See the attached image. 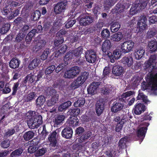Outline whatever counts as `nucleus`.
<instances>
[{"instance_id": "obj_1", "label": "nucleus", "mask_w": 157, "mask_h": 157, "mask_svg": "<svg viewBox=\"0 0 157 157\" xmlns=\"http://www.w3.org/2000/svg\"><path fill=\"white\" fill-rule=\"evenodd\" d=\"M78 18L79 24L85 26L90 25L94 20V17L87 13L81 14Z\"/></svg>"}, {"instance_id": "obj_2", "label": "nucleus", "mask_w": 157, "mask_h": 157, "mask_svg": "<svg viewBox=\"0 0 157 157\" xmlns=\"http://www.w3.org/2000/svg\"><path fill=\"white\" fill-rule=\"evenodd\" d=\"M42 116L37 112L35 116L28 121V124L31 128H37L42 123Z\"/></svg>"}, {"instance_id": "obj_3", "label": "nucleus", "mask_w": 157, "mask_h": 157, "mask_svg": "<svg viewBox=\"0 0 157 157\" xmlns=\"http://www.w3.org/2000/svg\"><path fill=\"white\" fill-rule=\"evenodd\" d=\"M156 59V56L155 55H151L148 60L145 62L144 67V69L146 71L149 73H151L152 71L155 69V66L154 63Z\"/></svg>"}, {"instance_id": "obj_4", "label": "nucleus", "mask_w": 157, "mask_h": 157, "mask_svg": "<svg viewBox=\"0 0 157 157\" xmlns=\"http://www.w3.org/2000/svg\"><path fill=\"white\" fill-rule=\"evenodd\" d=\"M58 131L59 130L56 129L50 133L49 135L48 139L50 142V149L51 150L56 149L57 143L56 136Z\"/></svg>"}, {"instance_id": "obj_5", "label": "nucleus", "mask_w": 157, "mask_h": 157, "mask_svg": "<svg viewBox=\"0 0 157 157\" xmlns=\"http://www.w3.org/2000/svg\"><path fill=\"white\" fill-rule=\"evenodd\" d=\"M85 58L89 63H93L97 60V55L96 52L94 49L87 50L85 54Z\"/></svg>"}, {"instance_id": "obj_6", "label": "nucleus", "mask_w": 157, "mask_h": 157, "mask_svg": "<svg viewBox=\"0 0 157 157\" xmlns=\"http://www.w3.org/2000/svg\"><path fill=\"white\" fill-rule=\"evenodd\" d=\"M147 22V18L145 16L142 15L140 17L137 25V30H138V32L141 33L146 29Z\"/></svg>"}, {"instance_id": "obj_7", "label": "nucleus", "mask_w": 157, "mask_h": 157, "mask_svg": "<svg viewBox=\"0 0 157 157\" xmlns=\"http://www.w3.org/2000/svg\"><path fill=\"white\" fill-rule=\"evenodd\" d=\"M134 44V43L131 40L124 42L122 44L121 46L122 53L125 54L129 52L133 48Z\"/></svg>"}, {"instance_id": "obj_8", "label": "nucleus", "mask_w": 157, "mask_h": 157, "mask_svg": "<svg viewBox=\"0 0 157 157\" xmlns=\"http://www.w3.org/2000/svg\"><path fill=\"white\" fill-rule=\"evenodd\" d=\"M141 124L144 126L141 127L138 129L136 134L137 136L139 138H141L142 140L144 138L147 131V127L149 125V123L148 122H144Z\"/></svg>"}, {"instance_id": "obj_9", "label": "nucleus", "mask_w": 157, "mask_h": 157, "mask_svg": "<svg viewBox=\"0 0 157 157\" xmlns=\"http://www.w3.org/2000/svg\"><path fill=\"white\" fill-rule=\"evenodd\" d=\"M67 4V1H61L57 3L54 8V12L56 14H59L64 12Z\"/></svg>"}, {"instance_id": "obj_10", "label": "nucleus", "mask_w": 157, "mask_h": 157, "mask_svg": "<svg viewBox=\"0 0 157 157\" xmlns=\"http://www.w3.org/2000/svg\"><path fill=\"white\" fill-rule=\"evenodd\" d=\"M105 109V102L102 100L97 101L95 105V110L97 115L100 116L102 113Z\"/></svg>"}, {"instance_id": "obj_11", "label": "nucleus", "mask_w": 157, "mask_h": 157, "mask_svg": "<svg viewBox=\"0 0 157 157\" xmlns=\"http://www.w3.org/2000/svg\"><path fill=\"white\" fill-rule=\"evenodd\" d=\"M50 94L51 93H54L53 95L50 100H48L47 102V105L48 106H52L54 105L58 101V95L56 94V91L55 90L52 89L50 91Z\"/></svg>"}, {"instance_id": "obj_12", "label": "nucleus", "mask_w": 157, "mask_h": 157, "mask_svg": "<svg viewBox=\"0 0 157 157\" xmlns=\"http://www.w3.org/2000/svg\"><path fill=\"white\" fill-rule=\"evenodd\" d=\"M118 102H114L111 108V110L112 113H117L121 111L124 107V103L120 102L118 100Z\"/></svg>"}, {"instance_id": "obj_13", "label": "nucleus", "mask_w": 157, "mask_h": 157, "mask_svg": "<svg viewBox=\"0 0 157 157\" xmlns=\"http://www.w3.org/2000/svg\"><path fill=\"white\" fill-rule=\"evenodd\" d=\"M73 131L72 128L70 127L65 128L61 132L62 136L66 139H69L72 138Z\"/></svg>"}, {"instance_id": "obj_14", "label": "nucleus", "mask_w": 157, "mask_h": 157, "mask_svg": "<svg viewBox=\"0 0 157 157\" xmlns=\"http://www.w3.org/2000/svg\"><path fill=\"white\" fill-rule=\"evenodd\" d=\"M92 132L90 131L85 132L78 138V141L80 143L86 142L92 135Z\"/></svg>"}, {"instance_id": "obj_15", "label": "nucleus", "mask_w": 157, "mask_h": 157, "mask_svg": "<svg viewBox=\"0 0 157 157\" xmlns=\"http://www.w3.org/2000/svg\"><path fill=\"white\" fill-rule=\"evenodd\" d=\"M100 83L98 82H93L91 83L87 90L88 94H94L96 92L97 88L98 87Z\"/></svg>"}, {"instance_id": "obj_16", "label": "nucleus", "mask_w": 157, "mask_h": 157, "mask_svg": "<svg viewBox=\"0 0 157 157\" xmlns=\"http://www.w3.org/2000/svg\"><path fill=\"white\" fill-rule=\"evenodd\" d=\"M146 110L145 106L141 103L136 104L134 109V113L136 115H140Z\"/></svg>"}, {"instance_id": "obj_17", "label": "nucleus", "mask_w": 157, "mask_h": 157, "mask_svg": "<svg viewBox=\"0 0 157 157\" xmlns=\"http://www.w3.org/2000/svg\"><path fill=\"white\" fill-rule=\"evenodd\" d=\"M123 72V67L120 65H115L113 67V75L115 76H119L121 75Z\"/></svg>"}, {"instance_id": "obj_18", "label": "nucleus", "mask_w": 157, "mask_h": 157, "mask_svg": "<svg viewBox=\"0 0 157 157\" xmlns=\"http://www.w3.org/2000/svg\"><path fill=\"white\" fill-rule=\"evenodd\" d=\"M134 92L131 91H128L123 93L119 98V101L120 102H126L130 98V97L132 95Z\"/></svg>"}, {"instance_id": "obj_19", "label": "nucleus", "mask_w": 157, "mask_h": 157, "mask_svg": "<svg viewBox=\"0 0 157 157\" xmlns=\"http://www.w3.org/2000/svg\"><path fill=\"white\" fill-rule=\"evenodd\" d=\"M31 142H33V145L31 144L28 148V152L30 154L36 152L37 150H38V147L35 146L38 144L39 142L37 139H34L31 141Z\"/></svg>"}, {"instance_id": "obj_20", "label": "nucleus", "mask_w": 157, "mask_h": 157, "mask_svg": "<svg viewBox=\"0 0 157 157\" xmlns=\"http://www.w3.org/2000/svg\"><path fill=\"white\" fill-rule=\"evenodd\" d=\"M114 87L111 85H106L102 88L101 93L103 95L107 96L111 94L114 91Z\"/></svg>"}, {"instance_id": "obj_21", "label": "nucleus", "mask_w": 157, "mask_h": 157, "mask_svg": "<svg viewBox=\"0 0 157 157\" xmlns=\"http://www.w3.org/2000/svg\"><path fill=\"white\" fill-rule=\"evenodd\" d=\"M139 10L144 9L148 3V0H136L135 2Z\"/></svg>"}, {"instance_id": "obj_22", "label": "nucleus", "mask_w": 157, "mask_h": 157, "mask_svg": "<svg viewBox=\"0 0 157 157\" xmlns=\"http://www.w3.org/2000/svg\"><path fill=\"white\" fill-rule=\"evenodd\" d=\"M24 150V147L19 146L17 149L13 151L10 154V157H18L21 155Z\"/></svg>"}, {"instance_id": "obj_23", "label": "nucleus", "mask_w": 157, "mask_h": 157, "mask_svg": "<svg viewBox=\"0 0 157 157\" xmlns=\"http://www.w3.org/2000/svg\"><path fill=\"white\" fill-rule=\"evenodd\" d=\"M65 116L63 115H58L52 120L54 123V126L57 127V125L60 124L64 121Z\"/></svg>"}, {"instance_id": "obj_24", "label": "nucleus", "mask_w": 157, "mask_h": 157, "mask_svg": "<svg viewBox=\"0 0 157 157\" xmlns=\"http://www.w3.org/2000/svg\"><path fill=\"white\" fill-rule=\"evenodd\" d=\"M20 63V60L16 58H13L9 62V65L10 68L15 69L18 68Z\"/></svg>"}, {"instance_id": "obj_25", "label": "nucleus", "mask_w": 157, "mask_h": 157, "mask_svg": "<svg viewBox=\"0 0 157 157\" xmlns=\"http://www.w3.org/2000/svg\"><path fill=\"white\" fill-rule=\"evenodd\" d=\"M110 41L108 40H106L102 43L101 47L102 51L105 53L107 52L111 47Z\"/></svg>"}, {"instance_id": "obj_26", "label": "nucleus", "mask_w": 157, "mask_h": 157, "mask_svg": "<svg viewBox=\"0 0 157 157\" xmlns=\"http://www.w3.org/2000/svg\"><path fill=\"white\" fill-rule=\"evenodd\" d=\"M122 62L128 67H131L133 64V59L132 57L130 56H125L121 59Z\"/></svg>"}, {"instance_id": "obj_27", "label": "nucleus", "mask_w": 157, "mask_h": 157, "mask_svg": "<svg viewBox=\"0 0 157 157\" xmlns=\"http://www.w3.org/2000/svg\"><path fill=\"white\" fill-rule=\"evenodd\" d=\"M148 46L150 48V53H153L157 51V42L155 40L150 41L148 43Z\"/></svg>"}, {"instance_id": "obj_28", "label": "nucleus", "mask_w": 157, "mask_h": 157, "mask_svg": "<svg viewBox=\"0 0 157 157\" xmlns=\"http://www.w3.org/2000/svg\"><path fill=\"white\" fill-rule=\"evenodd\" d=\"M41 61L39 59L36 58L34 59L29 64L28 68L31 70L36 68L40 63Z\"/></svg>"}, {"instance_id": "obj_29", "label": "nucleus", "mask_w": 157, "mask_h": 157, "mask_svg": "<svg viewBox=\"0 0 157 157\" xmlns=\"http://www.w3.org/2000/svg\"><path fill=\"white\" fill-rule=\"evenodd\" d=\"M150 85H151L152 90H157V73L154 75V77L151 79L149 82Z\"/></svg>"}, {"instance_id": "obj_30", "label": "nucleus", "mask_w": 157, "mask_h": 157, "mask_svg": "<svg viewBox=\"0 0 157 157\" xmlns=\"http://www.w3.org/2000/svg\"><path fill=\"white\" fill-rule=\"evenodd\" d=\"M118 0H104V7L105 10H108L112 7L117 1Z\"/></svg>"}, {"instance_id": "obj_31", "label": "nucleus", "mask_w": 157, "mask_h": 157, "mask_svg": "<svg viewBox=\"0 0 157 157\" xmlns=\"http://www.w3.org/2000/svg\"><path fill=\"white\" fill-rule=\"evenodd\" d=\"M68 121L70 125L75 127L78 125L79 120L77 117L72 116L69 118Z\"/></svg>"}, {"instance_id": "obj_32", "label": "nucleus", "mask_w": 157, "mask_h": 157, "mask_svg": "<svg viewBox=\"0 0 157 157\" xmlns=\"http://www.w3.org/2000/svg\"><path fill=\"white\" fill-rule=\"evenodd\" d=\"M35 133L32 131H29L25 132L23 135V137L24 140L26 141H28L32 139L34 136Z\"/></svg>"}, {"instance_id": "obj_33", "label": "nucleus", "mask_w": 157, "mask_h": 157, "mask_svg": "<svg viewBox=\"0 0 157 157\" xmlns=\"http://www.w3.org/2000/svg\"><path fill=\"white\" fill-rule=\"evenodd\" d=\"M138 100H142L145 104H147L150 101L147 99V96L144 95L143 93L141 92L140 90H139V94L137 98Z\"/></svg>"}, {"instance_id": "obj_34", "label": "nucleus", "mask_w": 157, "mask_h": 157, "mask_svg": "<svg viewBox=\"0 0 157 157\" xmlns=\"http://www.w3.org/2000/svg\"><path fill=\"white\" fill-rule=\"evenodd\" d=\"M45 101V98L44 96H39L36 100V104L37 107H41L43 105Z\"/></svg>"}, {"instance_id": "obj_35", "label": "nucleus", "mask_w": 157, "mask_h": 157, "mask_svg": "<svg viewBox=\"0 0 157 157\" xmlns=\"http://www.w3.org/2000/svg\"><path fill=\"white\" fill-rule=\"evenodd\" d=\"M121 25L118 22H113L110 25V30L112 32L115 33L118 31Z\"/></svg>"}, {"instance_id": "obj_36", "label": "nucleus", "mask_w": 157, "mask_h": 157, "mask_svg": "<svg viewBox=\"0 0 157 157\" xmlns=\"http://www.w3.org/2000/svg\"><path fill=\"white\" fill-rule=\"evenodd\" d=\"M145 53V51L143 48H140L135 51L134 55L135 58L137 59H140Z\"/></svg>"}, {"instance_id": "obj_37", "label": "nucleus", "mask_w": 157, "mask_h": 157, "mask_svg": "<svg viewBox=\"0 0 157 157\" xmlns=\"http://www.w3.org/2000/svg\"><path fill=\"white\" fill-rule=\"evenodd\" d=\"M115 8L116 12L119 13L124 11L125 6L123 3L118 2L116 5Z\"/></svg>"}, {"instance_id": "obj_38", "label": "nucleus", "mask_w": 157, "mask_h": 157, "mask_svg": "<svg viewBox=\"0 0 157 157\" xmlns=\"http://www.w3.org/2000/svg\"><path fill=\"white\" fill-rule=\"evenodd\" d=\"M71 104V102L70 101H68L62 103L59 106L58 108L59 111L62 112L66 109Z\"/></svg>"}, {"instance_id": "obj_39", "label": "nucleus", "mask_w": 157, "mask_h": 157, "mask_svg": "<svg viewBox=\"0 0 157 157\" xmlns=\"http://www.w3.org/2000/svg\"><path fill=\"white\" fill-rule=\"evenodd\" d=\"M25 36V34L19 32L16 36L15 42L18 43L21 42L24 40Z\"/></svg>"}, {"instance_id": "obj_40", "label": "nucleus", "mask_w": 157, "mask_h": 157, "mask_svg": "<svg viewBox=\"0 0 157 157\" xmlns=\"http://www.w3.org/2000/svg\"><path fill=\"white\" fill-rule=\"evenodd\" d=\"M126 141L124 138H122L119 141L118 143V149L119 151H121L123 149H124L126 146Z\"/></svg>"}, {"instance_id": "obj_41", "label": "nucleus", "mask_w": 157, "mask_h": 157, "mask_svg": "<svg viewBox=\"0 0 157 157\" xmlns=\"http://www.w3.org/2000/svg\"><path fill=\"white\" fill-rule=\"evenodd\" d=\"M83 49L82 46H80L76 49L72 50L74 57H79L82 53Z\"/></svg>"}, {"instance_id": "obj_42", "label": "nucleus", "mask_w": 157, "mask_h": 157, "mask_svg": "<svg viewBox=\"0 0 157 157\" xmlns=\"http://www.w3.org/2000/svg\"><path fill=\"white\" fill-rule=\"evenodd\" d=\"M33 31V30L30 31L27 34L25 38L26 43L27 44H29L31 43L33 37L35 35L34 33H33V32H34Z\"/></svg>"}, {"instance_id": "obj_43", "label": "nucleus", "mask_w": 157, "mask_h": 157, "mask_svg": "<svg viewBox=\"0 0 157 157\" xmlns=\"http://www.w3.org/2000/svg\"><path fill=\"white\" fill-rule=\"evenodd\" d=\"M85 102V99L84 98L79 97L76 101L74 103V105L76 107L83 106Z\"/></svg>"}, {"instance_id": "obj_44", "label": "nucleus", "mask_w": 157, "mask_h": 157, "mask_svg": "<svg viewBox=\"0 0 157 157\" xmlns=\"http://www.w3.org/2000/svg\"><path fill=\"white\" fill-rule=\"evenodd\" d=\"M10 25L9 23H6L4 24L1 28L0 32L2 34L6 33L10 28Z\"/></svg>"}, {"instance_id": "obj_45", "label": "nucleus", "mask_w": 157, "mask_h": 157, "mask_svg": "<svg viewBox=\"0 0 157 157\" xmlns=\"http://www.w3.org/2000/svg\"><path fill=\"white\" fill-rule=\"evenodd\" d=\"M46 44L45 41L44 40H40L37 43L36 45V49L37 51L40 50L43 48Z\"/></svg>"}, {"instance_id": "obj_46", "label": "nucleus", "mask_w": 157, "mask_h": 157, "mask_svg": "<svg viewBox=\"0 0 157 157\" xmlns=\"http://www.w3.org/2000/svg\"><path fill=\"white\" fill-rule=\"evenodd\" d=\"M122 37V33L119 32L113 34L112 36V39L114 41L118 42L121 40Z\"/></svg>"}, {"instance_id": "obj_47", "label": "nucleus", "mask_w": 157, "mask_h": 157, "mask_svg": "<svg viewBox=\"0 0 157 157\" xmlns=\"http://www.w3.org/2000/svg\"><path fill=\"white\" fill-rule=\"evenodd\" d=\"M123 120L124 119H122L120 122L116 124L115 130L116 132H119L122 130L124 124Z\"/></svg>"}, {"instance_id": "obj_48", "label": "nucleus", "mask_w": 157, "mask_h": 157, "mask_svg": "<svg viewBox=\"0 0 157 157\" xmlns=\"http://www.w3.org/2000/svg\"><path fill=\"white\" fill-rule=\"evenodd\" d=\"M41 12L39 10H36L32 14L31 18L34 21H37L40 17Z\"/></svg>"}, {"instance_id": "obj_49", "label": "nucleus", "mask_w": 157, "mask_h": 157, "mask_svg": "<svg viewBox=\"0 0 157 157\" xmlns=\"http://www.w3.org/2000/svg\"><path fill=\"white\" fill-rule=\"evenodd\" d=\"M101 36L103 38L106 39L110 36V32L107 29H104L101 32Z\"/></svg>"}, {"instance_id": "obj_50", "label": "nucleus", "mask_w": 157, "mask_h": 157, "mask_svg": "<svg viewBox=\"0 0 157 157\" xmlns=\"http://www.w3.org/2000/svg\"><path fill=\"white\" fill-rule=\"evenodd\" d=\"M76 21L73 18H69L66 22L65 27L67 29H68L72 27L75 24Z\"/></svg>"}, {"instance_id": "obj_51", "label": "nucleus", "mask_w": 157, "mask_h": 157, "mask_svg": "<svg viewBox=\"0 0 157 157\" xmlns=\"http://www.w3.org/2000/svg\"><path fill=\"white\" fill-rule=\"evenodd\" d=\"M56 39L54 42V45L55 48H57L64 41L63 38L61 37V38H60L56 36Z\"/></svg>"}, {"instance_id": "obj_52", "label": "nucleus", "mask_w": 157, "mask_h": 157, "mask_svg": "<svg viewBox=\"0 0 157 157\" xmlns=\"http://www.w3.org/2000/svg\"><path fill=\"white\" fill-rule=\"evenodd\" d=\"M47 151L46 147H42L37 150L35 152L36 156H41L44 155Z\"/></svg>"}, {"instance_id": "obj_53", "label": "nucleus", "mask_w": 157, "mask_h": 157, "mask_svg": "<svg viewBox=\"0 0 157 157\" xmlns=\"http://www.w3.org/2000/svg\"><path fill=\"white\" fill-rule=\"evenodd\" d=\"M113 54L114 56V58L116 59H119L122 54L124 55L121 52V50L118 49H115L113 52Z\"/></svg>"}, {"instance_id": "obj_54", "label": "nucleus", "mask_w": 157, "mask_h": 157, "mask_svg": "<svg viewBox=\"0 0 157 157\" xmlns=\"http://www.w3.org/2000/svg\"><path fill=\"white\" fill-rule=\"evenodd\" d=\"M138 11H139V9L137 8V6H136L135 3H134L132 5L130 8L129 13L131 14L134 15Z\"/></svg>"}, {"instance_id": "obj_55", "label": "nucleus", "mask_w": 157, "mask_h": 157, "mask_svg": "<svg viewBox=\"0 0 157 157\" xmlns=\"http://www.w3.org/2000/svg\"><path fill=\"white\" fill-rule=\"evenodd\" d=\"M10 145V142L9 139H5L3 140L1 143V147L4 148H7Z\"/></svg>"}, {"instance_id": "obj_56", "label": "nucleus", "mask_w": 157, "mask_h": 157, "mask_svg": "<svg viewBox=\"0 0 157 157\" xmlns=\"http://www.w3.org/2000/svg\"><path fill=\"white\" fill-rule=\"evenodd\" d=\"M74 58V56L72 51L71 52H69L66 53L64 57V60L66 61Z\"/></svg>"}, {"instance_id": "obj_57", "label": "nucleus", "mask_w": 157, "mask_h": 157, "mask_svg": "<svg viewBox=\"0 0 157 157\" xmlns=\"http://www.w3.org/2000/svg\"><path fill=\"white\" fill-rule=\"evenodd\" d=\"M73 7L72 11L73 13L75 15L76 14L80 13L81 11V9L80 8V6L79 5L74 4L73 6Z\"/></svg>"}, {"instance_id": "obj_58", "label": "nucleus", "mask_w": 157, "mask_h": 157, "mask_svg": "<svg viewBox=\"0 0 157 157\" xmlns=\"http://www.w3.org/2000/svg\"><path fill=\"white\" fill-rule=\"evenodd\" d=\"M70 69L72 71H71L73 72V74L75 77L79 73L80 68L78 66H74L72 67Z\"/></svg>"}, {"instance_id": "obj_59", "label": "nucleus", "mask_w": 157, "mask_h": 157, "mask_svg": "<svg viewBox=\"0 0 157 157\" xmlns=\"http://www.w3.org/2000/svg\"><path fill=\"white\" fill-rule=\"evenodd\" d=\"M55 69V66L54 65H52L46 69L45 73L46 75H49L52 73Z\"/></svg>"}, {"instance_id": "obj_60", "label": "nucleus", "mask_w": 157, "mask_h": 157, "mask_svg": "<svg viewBox=\"0 0 157 157\" xmlns=\"http://www.w3.org/2000/svg\"><path fill=\"white\" fill-rule=\"evenodd\" d=\"M71 71L70 69V70L66 71L64 75V77L66 78H74L75 76Z\"/></svg>"}, {"instance_id": "obj_61", "label": "nucleus", "mask_w": 157, "mask_h": 157, "mask_svg": "<svg viewBox=\"0 0 157 157\" xmlns=\"http://www.w3.org/2000/svg\"><path fill=\"white\" fill-rule=\"evenodd\" d=\"M71 115L72 116H77L80 113V110L79 109H73L70 110Z\"/></svg>"}, {"instance_id": "obj_62", "label": "nucleus", "mask_w": 157, "mask_h": 157, "mask_svg": "<svg viewBox=\"0 0 157 157\" xmlns=\"http://www.w3.org/2000/svg\"><path fill=\"white\" fill-rule=\"evenodd\" d=\"M11 10H12L10 8L9 5H6V6L4 8L2 12L3 15H6L8 17L9 15V13H10Z\"/></svg>"}, {"instance_id": "obj_63", "label": "nucleus", "mask_w": 157, "mask_h": 157, "mask_svg": "<svg viewBox=\"0 0 157 157\" xmlns=\"http://www.w3.org/2000/svg\"><path fill=\"white\" fill-rule=\"evenodd\" d=\"M52 22L48 21H44L43 24L44 30L45 31H48L52 26Z\"/></svg>"}, {"instance_id": "obj_64", "label": "nucleus", "mask_w": 157, "mask_h": 157, "mask_svg": "<svg viewBox=\"0 0 157 157\" xmlns=\"http://www.w3.org/2000/svg\"><path fill=\"white\" fill-rule=\"evenodd\" d=\"M19 8H18L15 10L13 12H12V13L8 17L9 19H11L17 16L19 13Z\"/></svg>"}]
</instances>
